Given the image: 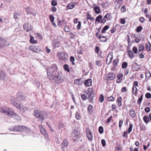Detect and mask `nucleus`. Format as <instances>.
<instances>
[{"label":"nucleus","mask_w":151,"mask_h":151,"mask_svg":"<svg viewBox=\"0 0 151 151\" xmlns=\"http://www.w3.org/2000/svg\"><path fill=\"white\" fill-rule=\"evenodd\" d=\"M6 42L4 38L2 37H0V44L2 45H7L6 44Z\"/></svg>","instance_id":"obj_25"},{"label":"nucleus","mask_w":151,"mask_h":151,"mask_svg":"<svg viewBox=\"0 0 151 151\" xmlns=\"http://www.w3.org/2000/svg\"><path fill=\"white\" fill-rule=\"evenodd\" d=\"M23 27L24 30L27 31V32L31 30L32 28L31 25L29 24L28 23H27L23 24Z\"/></svg>","instance_id":"obj_15"},{"label":"nucleus","mask_w":151,"mask_h":151,"mask_svg":"<svg viewBox=\"0 0 151 151\" xmlns=\"http://www.w3.org/2000/svg\"><path fill=\"white\" fill-rule=\"evenodd\" d=\"M100 48L99 47L96 46L95 47V52L97 53H98L99 52Z\"/></svg>","instance_id":"obj_59"},{"label":"nucleus","mask_w":151,"mask_h":151,"mask_svg":"<svg viewBox=\"0 0 151 151\" xmlns=\"http://www.w3.org/2000/svg\"><path fill=\"white\" fill-rule=\"evenodd\" d=\"M128 63L127 62H124L122 64V66L123 69H124L127 67Z\"/></svg>","instance_id":"obj_40"},{"label":"nucleus","mask_w":151,"mask_h":151,"mask_svg":"<svg viewBox=\"0 0 151 151\" xmlns=\"http://www.w3.org/2000/svg\"><path fill=\"white\" fill-rule=\"evenodd\" d=\"M142 27L141 26H139L136 29V32H139L142 30Z\"/></svg>","instance_id":"obj_44"},{"label":"nucleus","mask_w":151,"mask_h":151,"mask_svg":"<svg viewBox=\"0 0 151 151\" xmlns=\"http://www.w3.org/2000/svg\"><path fill=\"white\" fill-rule=\"evenodd\" d=\"M151 76V75L150 73L146 74V78L147 80Z\"/></svg>","instance_id":"obj_64"},{"label":"nucleus","mask_w":151,"mask_h":151,"mask_svg":"<svg viewBox=\"0 0 151 151\" xmlns=\"http://www.w3.org/2000/svg\"><path fill=\"white\" fill-rule=\"evenodd\" d=\"M112 18L111 14L110 13L107 14L103 18V19L101 20V22L103 23H105L106 21V19L108 20H110Z\"/></svg>","instance_id":"obj_14"},{"label":"nucleus","mask_w":151,"mask_h":151,"mask_svg":"<svg viewBox=\"0 0 151 151\" xmlns=\"http://www.w3.org/2000/svg\"><path fill=\"white\" fill-rule=\"evenodd\" d=\"M116 77L115 74L113 73H109L106 75V79L108 81L112 80L115 78Z\"/></svg>","instance_id":"obj_11"},{"label":"nucleus","mask_w":151,"mask_h":151,"mask_svg":"<svg viewBox=\"0 0 151 151\" xmlns=\"http://www.w3.org/2000/svg\"><path fill=\"white\" fill-rule=\"evenodd\" d=\"M29 41L32 44L37 43L36 41L35 40L34 37L32 36H30V38L29 40Z\"/></svg>","instance_id":"obj_30"},{"label":"nucleus","mask_w":151,"mask_h":151,"mask_svg":"<svg viewBox=\"0 0 151 151\" xmlns=\"http://www.w3.org/2000/svg\"><path fill=\"white\" fill-rule=\"evenodd\" d=\"M57 55L60 60L65 61L68 59V55L66 52H59Z\"/></svg>","instance_id":"obj_5"},{"label":"nucleus","mask_w":151,"mask_h":151,"mask_svg":"<svg viewBox=\"0 0 151 151\" xmlns=\"http://www.w3.org/2000/svg\"><path fill=\"white\" fill-rule=\"evenodd\" d=\"M8 116H12L14 118L17 120H19L20 119L19 116L16 113L11 110Z\"/></svg>","instance_id":"obj_13"},{"label":"nucleus","mask_w":151,"mask_h":151,"mask_svg":"<svg viewBox=\"0 0 151 151\" xmlns=\"http://www.w3.org/2000/svg\"><path fill=\"white\" fill-rule=\"evenodd\" d=\"M75 117L77 120H79L80 119L81 116L79 113L78 112H76L75 114Z\"/></svg>","instance_id":"obj_45"},{"label":"nucleus","mask_w":151,"mask_h":151,"mask_svg":"<svg viewBox=\"0 0 151 151\" xmlns=\"http://www.w3.org/2000/svg\"><path fill=\"white\" fill-rule=\"evenodd\" d=\"M95 13L97 14H99L100 12V9L99 7L97 6H95L93 8Z\"/></svg>","instance_id":"obj_31"},{"label":"nucleus","mask_w":151,"mask_h":151,"mask_svg":"<svg viewBox=\"0 0 151 151\" xmlns=\"http://www.w3.org/2000/svg\"><path fill=\"white\" fill-rule=\"evenodd\" d=\"M151 44L149 42H147L146 44V48L147 51L151 52Z\"/></svg>","instance_id":"obj_22"},{"label":"nucleus","mask_w":151,"mask_h":151,"mask_svg":"<svg viewBox=\"0 0 151 151\" xmlns=\"http://www.w3.org/2000/svg\"><path fill=\"white\" fill-rule=\"evenodd\" d=\"M102 17L101 15H99L96 18V21L98 22H101V21H100L102 19Z\"/></svg>","instance_id":"obj_37"},{"label":"nucleus","mask_w":151,"mask_h":151,"mask_svg":"<svg viewBox=\"0 0 151 151\" xmlns=\"http://www.w3.org/2000/svg\"><path fill=\"white\" fill-rule=\"evenodd\" d=\"M137 88L135 86H133L132 88V92L134 94L137 93Z\"/></svg>","instance_id":"obj_42"},{"label":"nucleus","mask_w":151,"mask_h":151,"mask_svg":"<svg viewBox=\"0 0 151 151\" xmlns=\"http://www.w3.org/2000/svg\"><path fill=\"white\" fill-rule=\"evenodd\" d=\"M120 10L122 12H124L126 11V8L125 6H123L121 7Z\"/></svg>","instance_id":"obj_51"},{"label":"nucleus","mask_w":151,"mask_h":151,"mask_svg":"<svg viewBox=\"0 0 151 151\" xmlns=\"http://www.w3.org/2000/svg\"><path fill=\"white\" fill-rule=\"evenodd\" d=\"M107 100L108 101H113L114 100V98L113 96H111L110 97H109L107 98Z\"/></svg>","instance_id":"obj_47"},{"label":"nucleus","mask_w":151,"mask_h":151,"mask_svg":"<svg viewBox=\"0 0 151 151\" xmlns=\"http://www.w3.org/2000/svg\"><path fill=\"white\" fill-rule=\"evenodd\" d=\"M64 31L66 32H70V29L69 26H67L65 27L64 28Z\"/></svg>","instance_id":"obj_52"},{"label":"nucleus","mask_w":151,"mask_h":151,"mask_svg":"<svg viewBox=\"0 0 151 151\" xmlns=\"http://www.w3.org/2000/svg\"><path fill=\"white\" fill-rule=\"evenodd\" d=\"M29 49L35 52L40 53L42 52L40 48L36 46L31 45L29 47Z\"/></svg>","instance_id":"obj_8"},{"label":"nucleus","mask_w":151,"mask_h":151,"mask_svg":"<svg viewBox=\"0 0 151 151\" xmlns=\"http://www.w3.org/2000/svg\"><path fill=\"white\" fill-rule=\"evenodd\" d=\"M93 106L91 105H89L88 106V113L89 114H91L93 112Z\"/></svg>","instance_id":"obj_28"},{"label":"nucleus","mask_w":151,"mask_h":151,"mask_svg":"<svg viewBox=\"0 0 151 151\" xmlns=\"http://www.w3.org/2000/svg\"><path fill=\"white\" fill-rule=\"evenodd\" d=\"M99 131L100 134H102L103 133V128L102 126H100L99 128Z\"/></svg>","instance_id":"obj_49"},{"label":"nucleus","mask_w":151,"mask_h":151,"mask_svg":"<svg viewBox=\"0 0 151 151\" xmlns=\"http://www.w3.org/2000/svg\"><path fill=\"white\" fill-rule=\"evenodd\" d=\"M85 93L88 98L90 97L92 94L94 93H93V90L92 89L90 88H89L87 89Z\"/></svg>","instance_id":"obj_16"},{"label":"nucleus","mask_w":151,"mask_h":151,"mask_svg":"<svg viewBox=\"0 0 151 151\" xmlns=\"http://www.w3.org/2000/svg\"><path fill=\"white\" fill-rule=\"evenodd\" d=\"M64 70L68 72H70V70L69 68V65L67 64H65L63 66Z\"/></svg>","instance_id":"obj_36"},{"label":"nucleus","mask_w":151,"mask_h":151,"mask_svg":"<svg viewBox=\"0 0 151 151\" xmlns=\"http://www.w3.org/2000/svg\"><path fill=\"white\" fill-rule=\"evenodd\" d=\"M65 77L62 72H59L52 78L53 82L56 84H60L64 81Z\"/></svg>","instance_id":"obj_2"},{"label":"nucleus","mask_w":151,"mask_h":151,"mask_svg":"<svg viewBox=\"0 0 151 151\" xmlns=\"http://www.w3.org/2000/svg\"><path fill=\"white\" fill-rule=\"evenodd\" d=\"M109 28V27L108 25H106L104 26L102 29L101 32L102 33H105L106 30H107Z\"/></svg>","instance_id":"obj_34"},{"label":"nucleus","mask_w":151,"mask_h":151,"mask_svg":"<svg viewBox=\"0 0 151 151\" xmlns=\"http://www.w3.org/2000/svg\"><path fill=\"white\" fill-rule=\"evenodd\" d=\"M49 18L51 22H53L55 19V17L52 15H50L49 16Z\"/></svg>","instance_id":"obj_53"},{"label":"nucleus","mask_w":151,"mask_h":151,"mask_svg":"<svg viewBox=\"0 0 151 151\" xmlns=\"http://www.w3.org/2000/svg\"><path fill=\"white\" fill-rule=\"evenodd\" d=\"M34 112L35 114L34 115L35 116L36 118L41 120L42 123L43 122L45 116L46 114V113L44 111L39 110H35Z\"/></svg>","instance_id":"obj_4"},{"label":"nucleus","mask_w":151,"mask_h":151,"mask_svg":"<svg viewBox=\"0 0 151 151\" xmlns=\"http://www.w3.org/2000/svg\"><path fill=\"white\" fill-rule=\"evenodd\" d=\"M12 104L19 110H27L28 109V107L25 106H24L22 105H21L20 104H19L18 102H17L16 101H13Z\"/></svg>","instance_id":"obj_6"},{"label":"nucleus","mask_w":151,"mask_h":151,"mask_svg":"<svg viewBox=\"0 0 151 151\" xmlns=\"http://www.w3.org/2000/svg\"><path fill=\"white\" fill-rule=\"evenodd\" d=\"M95 97V94L94 93L92 94L88 98L89 102L91 103H93V99Z\"/></svg>","instance_id":"obj_33"},{"label":"nucleus","mask_w":151,"mask_h":151,"mask_svg":"<svg viewBox=\"0 0 151 151\" xmlns=\"http://www.w3.org/2000/svg\"><path fill=\"white\" fill-rule=\"evenodd\" d=\"M86 132L88 139L92 141L93 139V134L91 131L89 129L86 128Z\"/></svg>","instance_id":"obj_10"},{"label":"nucleus","mask_w":151,"mask_h":151,"mask_svg":"<svg viewBox=\"0 0 151 151\" xmlns=\"http://www.w3.org/2000/svg\"><path fill=\"white\" fill-rule=\"evenodd\" d=\"M138 38L140 40H142L144 38V36L142 34H139L138 36Z\"/></svg>","instance_id":"obj_54"},{"label":"nucleus","mask_w":151,"mask_h":151,"mask_svg":"<svg viewBox=\"0 0 151 151\" xmlns=\"http://www.w3.org/2000/svg\"><path fill=\"white\" fill-rule=\"evenodd\" d=\"M68 140L65 139H64L61 145V149L63 151H65L67 149L68 146Z\"/></svg>","instance_id":"obj_9"},{"label":"nucleus","mask_w":151,"mask_h":151,"mask_svg":"<svg viewBox=\"0 0 151 151\" xmlns=\"http://www.w3.org/2000/svg\"><path fill=\"white\" fill-rule=\"evenodd\" d=\"M39 127L41 133L42 134L45 135L47 133L42 125V124H40L39 125Z\"/></svg>","instance_id":"obj_21"},{"label":"nucleus","mask_w":151,"mask_h":151,"mask_svg":"<svg viewBox=\"0 0 151 151\" xmlns=\"http://www.w3.org/2000/svg\"><path fill=\"white\" fill-rule=\"evenodd\" d=\"M10 131H26L29 132L30 129L24 126L18 125L17 126H13L9 129Z\"/></svg>","instance_id":"obj_3"},{"label":"nucleus","mask_w":151,"mask_h":151,"mask_svg":"<svg viewBox=\"0 0 151 151\" xmlns=\"http://www.w3.org/2000/svg\"><path fill=\"white\" fill-rule=\"evenodd\" d=\"M129 113L130 115L132 117H134L135 116V112L132 109H131L129 111Z\"/></svg>","instance_id":"obj_35"},{"label":"nucleus","mask_w":151,"mask_h":151,"mask_svg":"<svg viewBox=\"0 0 151 151\" xmlns=\"http://www.w3.org/2000/svg\"><path fill=\"white\" fill-rule=\"evenodd\" d=\"M132 50L134 53H137V48L136 47H134L132 48Z\"/></svg>","instance_id":"obj_61"},{"label":"nucleus","mask_w":151,"mask_h":151,"mask_svg":"<svg viewBox=\"0 0 151 151\" xmlns=\"http://www.w3.org/2000/svg\"><path fill=\"white\" fill-rule=\"evenodd\" d=\"M145 96L147 98L150 99L151 98V94L150 93H148L146 94Z\"/></svg>","instance_id":"obj_57"},{"label":"nucleus","mask_w":151,"mask_h":151,"mask_svg":"<svg viewBox=\"0 0 151 151\" xmlns=\"http://www.w3.org/2000/svg\"><path fill=\"white\" fill-rule=\"evenodd\" d=\"M123 75L122 73H119L117 75V78L118 79V80L116 81V82L117 83H119L122 82V78Z\"/></svg>","instance_id":"obj_17"},{"label":"nucleus","mask_w":151,"mask_h":151,"mask_svg":"<svg viewBox=\"0 0 151 151\" xmlns=\"http://www.w3.org/2000/svg\"><path fill=\"white\" fill-rule=\"evenodd\" d=\"M145 111L146 113H149L150 111V109L149 107H147L145 109Z\"/></svg>","instance_id":"obj_62"},{"label":"nucleus","mask_w":151,"mask_h":151,"mask_svg":"<svg viewBox=\"0 0 151 151\" xmlns=\"http://www.w3.org/2000/svg\"><path fill=\"white\" fill-rule=\"evenodd\" d=\"M11 110L7 107H3L1 109V111L4 114H5L8 116Z\"/></svg>","instance_id":"obj_12"},{"label":"nucleus","mask_w":151,"mask_h":151,"mask_svg":"<svg viewBox=\"0 0 151 151\" xmlns=\"http://www.w3.org/2000/svg\"><path fill=\"white\" fill-rule=\"evenodd\" d=\"M74 83L78 85H81L82 83V81L81 79H76L74 81Z\"/></svg>","instance_id":"obj_24"},{"label":"nucleus","mask_w":151,"mask_h":151,"mask_svg":"<svg viewBox=\"0 0 151 151\" xmlns=\"http://www.w3.org/2000/svg\"><path fill=\"white\" fill-rule=\"evenodd\" d=\"M99 38L100 40L102 42H106L107 41L106 38L104 36H101V35H100L99 36Z\"/></svg>","instance_id":"obj_27"},{"label":"nucleus","mask_w":151,"mask_h":151,"mask_svg":"<svg viewBox=\"0 0 151 151\" xmlns=\"http://www.w3.org/2000/svg\"><path fill=\"white\" fill-rule=\"evenodd\" d=\"M81 97L82 100L83 101H85L87 99H88V98L86 95V94L85 93L84 94H82L81 95Z\"/></svg>","instance_id":"obj_39"},{"label":"nucleus","mask_w":151,"mask_h":151,"mask_svg":"<svg viewBox=\"0 0 151 151\" xmlns=\"http://www.w3.org/2000/svg\"><path fill=\"white\" fill-rule=\"evenodd\" d=\"M75 60V58L73 56H71L70 57V62H72V64L73 65H74L75 64V63L74 62Z\"/></svg>","instance_id":"obj_41"},{"label":"nucleus","mask_w":151,"mask_h":151,"mask_svg":"<svg viewBox=\"0 0 151 151\" xmlns=\"http://www.w3.org/2000/svg\"><path fill=\"white\" fill-rule=\"evenodd\" d=\"M58 69L56 64H54L51 65V66L48 68L47 70L48 78L50 80L52 78L58 73Z\"/></svg>","instance_id":"obj_1"},{"label":"nucleus","mask_w":151,"mask_h":151,"mask_svg":"<svg viewBox=\"0 0 151 151\" xmlns=\"http://www.w3.org/2000/svg\"><path fill=\"white\" fill-rule=\"evenodd\" d=\"M19 15V14L18 13H15L14 14V18L15 19H18V16Z\"/></svg>","instance_id":"obj_58"},{"label":"nucleus","mask_w":151,"mask_h":151,"mask_svg":"<svg viewBox=\"0 0 151 151\" xmlns=\"http://www.w3.org/2000/svg\"><path fill=\"white\" fill-rule=\"evenodd\" d=\"M104 100V96L102 95H100L99 98V101L100 102H102Z\"/></svg>","instance_id":"obj_46"},{"label":"nucleus","mask_w":151,"mask_h":151,"mask_svg":"<svg viewBox=\"0 0 151 151\" xmlns=\"http://www.w3.org/2000/svg\"><path fill=\"white\" fill-rule=\"evenodd\" d=\"M85 85L87 86H89L92 85V80L91 79L85 80L84 81Z\"/></svg>","instance_id":"obj_20"},{"label":"nucleus","mask_w":151,"mask_h":151,"mask_svg":"<svg viewBox=\"0 0 151 151\" xmlns=\"http://www.w3.org/2000/svg\"><path fill=\"white\" fill-rule=\"evenodd\" d=\"M133 126V124H130L129 125V127L128 129V130L127 132L128 133H130L132 131V128Z\"/></svg>","instance_id":"obj_43"},{"label":"nucleus","mask_w":151,"mask_h":151,"mask_svg":"<svg viewBox=\"0 0 151 151\" xmlns=\"http://www.w3.org/2000/svg\"><path fill=\"white\" fill-rule=\"evenodd\" d=\"M112 117L111 116H110L109 118H108L106 122L107 123H109L112 119Z\"/></svg>","instance_id":"obj_60"},{"label":"nucleus","mask_w":151,"mask_h":151,"mask_svg":"<svg viewBox=\"0 0 151 151\" xmlns=\"http://www.w3.org/2000/svg\"><path fill=\"white\" fill-rule=\"evenodd\" d=\"M26 96L23 94L21 93H18L17 96V97L15 99L14 101L12 100V103L13 101H16L17 102V101L18 100L19 101H22L24 100Z\"/></svg>","instance_id":"obj_7"},{"label":"nucleus","mask_w":151,"mask_h":151,"mask_svg":"<svg viewBox=\"0 0 151 151\" xmlns=\"http://www.w3.org/2000/svg\"><path fill=\"white\" fill-rule=\"evenodd\" d=\"M119 59L118 58H116L114 60L113 63L114 65V67H116L117 65Z\"/></svg>","instance_id":"obj_38"},{"label":"nucleus","mask_w":151,"mask_h":151,"mask_svg":"<svg viewBox=\"0 0 151 151\" xmlns=\"http://www.w3.org/2000/svg\"><path fill=\"white\" fill-rule=\"evenodd\" d=\"M123 0H116V3L118 4L119 5V8L120 6L122 4V3Z\"/></svg>","instance_id":"obj_50"},{"label":"nucleus","mask_w":151,"mask_h":151,"mask_svg":"<svg viewBox=\"0 0 151 151\" xmlns=\"http://www.w3.org/2000/svg\"><path fill=\"white\" fill-rule=\"evenodd\" d=\"M127 53L130 59H132L134 57V55L132 51L130 50H128Z\"/></svg>","instance_id":"obj_26"},{"label":"nucleus","mask_w":151,"mask_h":151,"mask_svg":"<svg viewBox=\"0 0 151 151\" xmlns=\"http://www.w3.org/2000/svg\"><path fill=\"white\" fill-rule=\"evenodd\" d=\"M6 75L4 72L0 70V80H4L6 78Z\"/></svg>","instance_id":"obj_19"},{"label":"nucleus","mask_w":151,"mask_h":151,"mask_svg":"<svg viewBox=\"0 0 151 151\" xmlns=\"http://www.w3.org/2000/svg\"><path fill=\"white\" fill-rule=\"evenodd\" d=\"M113 56L112 55H110L109 54L106 58V63L107 64L109 65L110 64L112 59Z\"/></svg>","instance_id":"obj_18"},{"label":"nucleus","mask_w":151,"mask_h":151,"mask_svg":"<svg viewBox=\"0 0 151 151\" xmlns=\"http://www.w3.org/2000/svg\"><path fill=\"white\" fill-rule=\"evenodd\" d=\"M101 142L102 146L103 147L105 146L106 145V142L105 140L104 139H102L101 140Z\"/></svg>","instance_id":"obj_63"},{"label":"nucleus","mask_w":151,"mask_h":151,"mask_svg":"<svg viewBox=\"0 0 151 151\" xmlns=\"http://www.w3.org/2000/svg\"><path fill=\"white\" fill-rule=\"evenodd\" d=\"M74 7V5L71 4H68L67 6V7L70 9H73V8Z\"/></svg>","instance_id":"obj_55"},{"label":"nucleus","mask_w":151,"mask_h":151,"mask_svg":"<svg viewBox=\"0 0 151 151\" xmlns=\"http://www.w3.org/2000/svg\"><path fill=\"white\" fill-rule=\"evenodd\" d=\"M143 121L146 124H147L150 121L149 116H144L143 117Z\"/></svg>","instance_id":"obj_23"},{"label":"nucleus","mask_w":151,"mask_h":151,"mask_svg":"<svg viewBox=\"0 0 151 151\" xmlns=\"http://www.w3.org/2000/svg\"><path fill=\"white\" fill-rule=\"evenodd\" d=\"M64 20L63 19H62V20H59L58 21V26L61 25V24L63 22Z\"/></svg>","instance_id":"obj_56"},{"label":"nucleus","mask_w":151,"mask_h":151,"mask_svg":"<svg viewBox=\"0 0 151 151\" xmlns=\"http://www.w3.org/2000/svg\"><path fill=\"white\" fill-rule=\"evenodd\" d=\"M108 3V2L107 1H106L105 2H103L101 3V6L103 7H105L107 6V4Z\"/></svg>","instance_id":"obj_48"},{"label":"nucleus","mask_w":151,"mask_h":151,"mask_svg":"<svg viewBox=\"0 0 151 151\" xmlns=\"http://www.w3.org/2000/svg\"><path fill=\"white\" fill-rule=\"evenodd\" d=\"M80 132L77 130H74L73 131V134L76 137H78L80 134Z\"/></svg>","instance_id":"obj_32"},{"label":"nucleus","mask_w":151,"mask_h":151,"mask_svg":"<svg viewBox=\"0 0 151 151\" xmlns=\"http://www.w3.org/2000/svg\"><path fill=\"white\" fill-rule=\"evenodd\" d=\"M117 103H118V105L119 106H120L122 105V100L121 97L120 96L117 99Z\"/></svg>","instance_id":"obj_29"}]
</instances>
